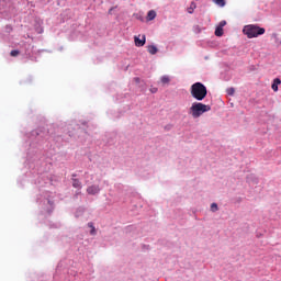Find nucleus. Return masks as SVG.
<instances>
[{"label": "nucleus", "instance_id": "a211bd4d", "mask_svg": "<svg viewBox=\"0 0 281 281\" xmlns=\"http://www.w3.org/2000/svg\"><path fill=\"white\" fill-rule=\"evenodd\" d=\"M151 93H157V88L153 89Z\"/></svg>", "mask_w": 281, "mask_h": 281}, {"label": "nucleus", "instance_id": "0eeeda50", "mask_svg": "<svg viewBox=\"0 0 281 281\" xmlns=\"http://www.w3.org/2000/svg\"><path fill=\"white\" fill-rule=\"evenodd\" d=\"M281 85L280 78H276L272 82L271 89L272 91L277 92L278 91V86Z\"/></svg>", "mask_w": 281, "mask_h": 281}, {"label": "nucleus", "instance_id": "f257e3e1", "mask_svg": "<svg viewBox=\"0 0 281 281\" xmlns=\"http://www.w3.org/2000/svg\"><path fill=\"white\" fill-rule=\"evenodd\" d=\"M191 95L194 100L201 102L207 98V88L201 82H195L191 86Z\"/></svg>", "mask_w": 281, "mask_h": 281}, {"label": "nucleus", "instance_id": "f8f14e48", "mask_svg": "<svg viewBox=\"0 0 281 281\" xmlns=\"http://www.w3.org/2000/svg\"><path fill=\"white\" fill-rule=\"evenodd\" d=\"M160 82H162V85H168L170 82V77L168 76H162L160 78Z\"/></svg>", "mask_w": 281, "mask_h": 281}, {"label": "nucleus", "instance_id": "20e7f679", "mask_svg": "<svg viewBox=\"0 0 281 281\" xmlns=\"http://www.w3.org/2000/svg\"><path fill=\"white\" fill-rule=\"evenodd\" d=\"M87 193L90 194V195L100 194V186L92 184V186L88 187L87 188Z\"/></svg>", "mask_w": 281, "mask_h": 281}, {"label": "nucleus", "instance_id": "1a4fd4ad", "mask_svg": "<svg viewBox=\"0 0 281 281\" xmlns=\"http://www.w3.org/2000/svg\"><path fill=\"white\" fill-rule=\"evenodd\" d=\"M72 187L78 188L79 190L82 189V182L80 180L72 178Z\"/></svg>", "mask_w": 281, "mask_h": 281}, {"label": "nucleus", "instance_id": "4468645a", "mask_svg": "<svg viewBox=\"0 0 281 281\" xmlns=\"http://www.w3.org/2000/svg\"><path fill=\"white\" fill-rule=\"evenodd\" d=\"M211 211H212V212H218V204L212 203V204H211Z\"/></svg>", "mask_w": 281, "mask_h": 281}, {"label": "nucleus", "instance_id": "6e6552de", "mask_svg": "<svg viewBox=\"0 0 281 281\" xmlns=\"http://www.w3.org/2000/svg\"><path fill=\"white\" fill-rule=\"evenodd\" d=\"M147 52H149L151 54V56H155V54H157V52H159V49L155 45H149L147 47Z\"/></svg>", "mask_w": 281, "mask_h": 281}, {"label": "nucleus", "instance_id": "2eb2a0df", "mask_svg": "<svg viewBox=\"0 0 281 281\" xmlns=\"http://www.w3.org/2000/svg\"><path fill=\"white\" fill-rule=\"evenodd\" d=\"M235 91H236V90H234V88H228V89H227L228 95H234Z\"/></svg>", "mask_w": 281, "mask_h": 281}, {"label": "nucleus", "instance_id": "423d86ee", "mask_svg": "<svg viewBox=\"0 0 281 281\" xmlns=\"http://www.w3.org/2000/svg\"><path fill=\"white\" fill-rule=\"evenodd\" d=\"M157 18V12L155 10H150L147 13V21H155Z\"/></svg>", "mask_w": 281, "mask_h": 281}, {"label": "nucleus", "instance_id": "7ed1b4c3", "mask_svg": "<svg viewBox=\"0 0 281 281\" xmlns=\"http://www.w3.org/2000/svg\"><path fill=\"white\" fill-rule=\"evenodd\" d=\"M243 32L248 38H257V36H262V34H265L266 30H265V27L249 24L244 27Z\"/></svg>", "mask_w": 281, "mask_h": 281}, {"label": "nucleus", "instance_id": "9d476101", "mask_svg": "<svg viewBox=\"0 0 281 281\" xmlns=\"http://www.w3.org/2000/svg\"><path fill=\"white\" fill-rule=\"evenodd\" d=\"M213 3H215L220 8H225V0H213Z\"/></svg>", "mask_w": 281, "mask_h": 281}, {"label": "nucleus", "instance_id": "f03ea898", "mask_svg": "<svg viewBox=\"0 0 281 281\" xmlns=\"http://www.w3.org/2000/svg\"><path fill=\"white\" fill-rule=\"evenodd\" d=\"M207 111H212V106L201 102H193L189 109V113L194 120L201 117V115H203V113H207Z\"/></svg>", "mask_w": 281, "mask_h": 281}, {"label": "nucleus", "instance_id": "dca6fc26", "mask_svg": "<svg viewBox=\"0 0 281 281\" xmlns=\"http://www.w3.org/2000/svg\"><path fill=\"white\" fill-rule=\"evenodd\" d=\"M225 25H227V22L224 20V21H221L220 22V25L217 27H225Z\"/></svg>", "mask_w": 281, "mask_h": 281}, {"label": "nucleus", "instance_id": "6ab92c4d", "mask_svg": "<svg viewBox=\"0 0 281 281\" xmlns=\"http://www.w3.org/2000/svg\"><path fill=\"white\" fill-rule=\"evenodd\" d=\"M136 82H139V78H135Z\"/></svg>", "mask_w": 281, "mask_h": 281}, {"label": "nucleus", "instance_id": "f3484780", "mask_svg": "<svg viewBox=\"0 0 281 281\" xmlns=\"http://www.w3.org/2000/svg\"><path fill=\"white\" fill-rule=\"evenodd\" d=\"M10 56H13V57L19 56V50H11Z\"/></svg>", "mask_w": 281, "mask_h": 281}, {"label": "nucleus", "instance_id": "9b49d317", "mask_svg": "<svg viewBox=\"0 0 281 281\" xmlns=\"http://www.w3.org/2000/svg\"><path fill=\"white\" fill-rule=\"evenodd\" d=\"M88 227L91 228V231H90L91 236H95L97 232H95V226H93V223H91V222L88 223Z\"/></svg>", "mask_w": 281, "mask_h": 281}, {"label": "nucleus", "instance_id": "39448f33", "mask_svg": "<svg viewBox=\"0 0 281 281\" xmlns=\"http://www.w3.org/2000/svg\"><path fill=\"white\" fill-rule=\"evenodd\" d=\"M134 43L136 47H144L146 45V35H143V40H140L139 36H135Z\"/></svg>", "mask_w": 281, "mask_h": 281}, {"label": "nucleus", "instance_id": "ddd939ff", "mask_svg": "<svg viewBox=\"0 0 281 281\" xmlns=\"http://www.w3.org/2000/svg\"><path fill=\"white\" fill-rule=\"evenodd\" d=\"M215 36H223V29L221 26H217L215 30Z\"/></svg>", "mask_w": 281, "mask_h": 281}]
</instances>
